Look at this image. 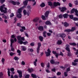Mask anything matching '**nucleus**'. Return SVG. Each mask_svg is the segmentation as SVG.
<instances>
[{
	"instance_id": "1",
	"label": "nucleus",
	"mask_w": 78,
	"mask_h": 78,
	"mask_svg": "<svg viewBox=\"0 0 78 78\" xmlns=\"http://www.w3.org/2000/svg\"><path fill=\"white\" fill-rule=\"evenodd\" d=\"M18 40V42L20 44H24V45H27L28 44V42L26 41L23 42L22 41H25V38L24 37H21L20 36H18L17 37Z\"/></svg>"
},
{
	"instance_id": "2",
	"label": "nucleus",
	"mask_w": 78,
	"mask_h": 78,
	"mask_svg": "<svg viewBox=\"0 0 78 78\" xmlns=\"http://www.w3.org/2000/svg\"><path fill=\"white\" fill-rule=\"evenodd\" d=\"M5 6V5L3 4L0 7V10L2 12H4L5 14L7 13V8H6L4 7Z\"/></svg>"
},
{
	"instance_id": "3",
	"label": "nucleus",
	"mask_w": 78,
	"mask_h": 78,
	"mask_svg": "<svg viewBox=\"0 0 78 78\" xmlns=\"http://www.w3.org/2000/svg\"><path fill=\"white\" fill-rule=\"evenodd\" d=\"M66 50L68 51V56H70L72 55V54L70 53V48H69V45L66 44Z\"/></svg>"
},
{
	"instance_id": "4",
	"label": "nucleus",
	"mask_w": 78,
	"mask_h": 78,
	"mask_svg": "<svg viewBox=\"0 0 78 78\" xmlns=\"http://www.w3.org/2000/svg\"><path fill=\"white\" fill-rule=\"evenodd\" d=\"M24 8H25V6H24L21 8L18 9V11L16 12L17 14H21V12H22V10L24 9Z\"/></svg>"
},
{
	"instance_id": "5",
	"label": "nucleus",
	"mask_w": 78,
	"mask_h": 78,
	"mask_svg": "<svg viewBox=\"0 0 78 78\" xmlns=\"http://www.w3.org/2000/svg\"><path fill=\"white\" fill-rule=\"evenodd\" d=\"M48 52L45 51V54H46V56H50L51 54L50 53H51V51H50V49L48 48L47 50Z\"/></svg>"
},
{
	"instance_id": "6",
	"label": "nucleus",
	"mask_w": 78,
	"mask_h": 78,
	"mask_svg": "<svg viewBox=\"0 0 78 78\" xmlns=\"http://www.w3.org/2000/svg\"><path fill=\"white\" fill-rule=\"evenodd\" d=\"M41 46V43H38V47L37 49V53L39 54L40 51V47Z\"/></svg>"
},
{
	"instance_id": "7",
	"label": "nucleus",
	"mask_w": 78,
	"mask_h": 78,
	"mask_svg": "<svg viewBox=\"0 0 78 78\" xmlns=\"http://www.w3.org/2000/svg\"><path fill=\"white\" fill-rule=\"evenodd\" d=\"M17 72L19 73V77L20 78H22V72L20 70H17Z\"/></svg>"
},
{
	"instance_id": "8",
	"label": "nucleus",
	"mask_w": 78,
	"mask_h": 78,
	"mask_svg": "<svg viewBox=\"0 0 78 78\" xmlns=\"http://www.w3.org/2000/svg\"><path fill=\"white\" fill-rule=\"evenodd\" d=\"M23 12L24 16H25V15H27L28 16H29V15H30V12H27L26 10H25V9L23 10Z\"/></svg>"
},
{
	"instance_id": "9",
	"label": "nucleus",
	"mask_w": 78,
	"mask_h": 78,
	"mask_svg": "<svg viewBox=\"0 0 78 78\" xmlns=\"http://www.w3.org/2000/svg\"><path fill=\"white\" fill-rule=\"evenodd\" d=\"M74 12H78V10L76 9H73L70 11L71 14H73V13H74Z\"/></svg>"
},
{
	"instance_id": "10",
	"label": "nucleus",
	"mask_w": 78,
	"mask_h": 78,
	"mask_svg": "<svg viewBox=\"0 0 78 78\" xmlns=\"http://www.w3.org/2000/svg\"><path fill=\"white\" fill-rule=\"evenodd\" d=\"M52 53H53V54H54V55H55V56L58 59V56L59 55V54L58 53H57L55 51H52Z\"/></svg>"
},
{
	"instance_id": "11",
	"label": "nucleus",
	"mask_w": 78,
	"mask_h": 78,
	"mask_svg": "<svg viewBox=\"0 0 78 78\" xmlns=\"http://www.w3.org/2000/svg\"><path fill=\"white\" fill-rule=\"evenodd\" d=\"M38 30H40V31H42L44 30V27L42 26H40L38 27Z\"/></svg>"
},
{
	"instance_id": "12",
	"label": "nucleus",
	"mask_w": 78,
	"mask_h": 78,
	"mask_svg": "<svg viewBox=\"0 0 78 78\" xmlns=\"http://www.w3.org/2000/svg\"><path fill=\"white\" fill-rule=\"evenodd\" d=\"M53 5L54 6H60V5H61L60 3L58 2H54L53 3Z\"/></svg>"
},
{
	"instance_id": "13",
	"label": "nucleus",
	"mask_w": 78,
	"mask_h": 78,
	"mask_svg": "<svg viewBox=\"0 0 78 78\" xmlns=\"http://www.w3.org/2000/svg\"><path fill=\"white\" fill-rule=\"evenodd\" d=\"M39 18L36 17L33 19V22H36V23L37 22H38V20H39Z\"/></svg>"
},
{
	"instance_id": "14",
	"label": "nucleus",
	"mask_w": 78,
	"mask_h": 78,
	"mask_svg": "<svg viewBox=\"0 0 78 78\" xmlns=\"http://www.w3.org/2000/svg\"><path fill=\"white\" fill-rule=\"evenodd\" d=\"M62 23L63 24V25H64V26L66 27H69V24L67 22H65L64 23L62 22Z\"/></svg>"
},
{
	"instance_id": "15",
	"label": "nucleus",
	"mask_w": 78,
	"mask_h": 78,
	"mask_svg": "<svg viewBox=\"0 0 78 78\" xmlns=\"http://www.w3.org/2000/svg\"><path fill=\"white\" fill-rule=\"evenodd\" d=\"M59 36L61 37H65L66 36V35L64 34H60Z\"/></svg>"
},
{
	"instance_id": "16",
	"label": "nucleus",
	"mask_w": 78,
	"mask_h": 78,
	"mask_svg": "<svg viewBox=\"0 0 78 78\" xmlns=\"http://www.w3.org/2000/svg\"><path fill=\"white\" fill-rule=\"evenodd\" d=\"M22 16V13H17L16 17L18 18H21Z\"/></svg>"
},
{
	"instance_id": "17",
	"label": "nucleus",
	"mask_w": 78,
	"mask_h": 78,
	"mask_svg": "<svg viewBox=\"0 0 78 78\" xmlns=\"http://www.w3.org/2000/svg\"><path fill=\"white\" fill-rule=\"evenodd\" d=\"M28 2V0H26L25 1L23 2V4L25 6H27V3Z\"/></svg>"
},
{
	"instance_id": "18",
	"label": "nucleus",
	"mask_w": 78,
	"mask_h": 78,
	"mask_svg": "<svg viewBox=\"0 0 78 78\" xmlns=\"http://www.w3.org/2000/svg\"><path fill=\"white\" fill-rule=\"evenodd\" d=\"M67 10V9L65 7H62V9L61 10V12H64L65 11Z\"/></svg>"
},
{
	"instance_id": "19",
	"label": "nucleus",
	"mask_w": 78,
	"mask_h": 78,
	"mask_svg": "<svg viewBox=\"0 0 78 78\" xmlns=\"http://www.w3.org/2000/svg\"><path fill=\"white\" fill-rule=\"evenodd\" d=\"M7 70L8 75L9 76H11V75H10V73H11V72H10V69L9 68H8Z\"/></svg>"
},
{
	"instance_id": "20",
	"label": "nucleus",
	"mask_w": 78,
	"mask_h": 78,
	"mask_svg": "<svg viewBox=\"0 0 78 78\" xmlns=\"http://www.w3.org/2000/svg\"><path fill=\"white\" fill-rule=\"evenodd\" d=\"M27 9L29 11H31V6L28 5L27 7Z\"/></svg>"
},
{
	"instance_id": "21",
	"label": "nucleus",
	"mask_w": 78,
	"mask_h": 78,
	"mask_svg": "<svg viewBox=\"0 0 78 78\" xmlns=\"http://www.w3.org/2000/svg\"><path fill=\"white\" fill-rule=\"evenodd\" d=\"M2 18H4V19H7V17L5 15L4 13L2 14Z\"/></svg>"
},
{
	"instance_id": "22",
	"label": "nucleus",
	"mask_w": 78,
	"mask_h": 78,
	"mask_svg": "<svg viewBox=\"0 0 78 78\" xmlns=\"http://www.w3.org/2000/svg\"><path fill=\"white\" fill-rule=\"evenodd\" d=\"M21 48L23 51H25L27 50V48L24 46H22Z\"/></svg>"
},
{
	"instance_id": "23",
	"label": "nucleus",
	"mask_w": 78,
	"mask_h": 78,
	"mask_svg": "<svg viewBox=\"0 0 78 78\" xmlns=\"http://www.w3.org/2000/svg\"><path fill=\"white\" fill-rule=\"evenodd\" d=\"M31 76L33 78H37V76L35 74H31Z\"/></svg>"
},
{
	"instance_id": "24",
	"label": "nucleus",
	"mask_w": 78,
	"mask_h": 78,
	"mask_svg": "<svg viewBox=\"0 0 78 78\" xmlns=\"http://www.w3.org/2000/svg\"><path fill=\"white\" fill-rule=\"evenodd\" d=\"M34 70H33V69L32 68H30V69H28V71L30 73H31L32 72H33Z\"/></svg>"
},
{
	"instance_id": "25",
	"label": "nucleus",
	"mask_w": 78,
	"mask_h": 78,
	"mask_svg": "<svg viewBox=\"0 0 78 78\" xmlns=\"http://www.w3.org/2000/svg\"><path fill=\"white\" fill-rule=\"evenodd\" d=\"M45 3H42L40 5L41 7H42V8H43L44 7H45Z\"/></svg>"
},
{
	"instance_id": "26",
	"label": "nucleus",
	"mask_w": 78,
	"mask_h": 78,
	"mask_svg": "<svg viewBox=\"0 0 78 78\" xmlns=\"http://www.w3.org/2000/svg\"><path fill=\"white\" fill-rule=\"evenodd\" d=\"M61 44H62V41L61 40L58 41L57 43V45H61Z\"/></svg>"
},
{
	"instance_id": "27",
	"label": "nucleus",
	"mask_w": 78,
	"mask_h": 78,
	"mask_svg": "<svg viewBox=\"0 0 78 78\" xmlns=\"http://www.w3.org/2000/svg\"><path fill=\"white\" fill-rule=\"evenodd\" d=\"M49 11H47L45 14V16L46 17H48V14H49Z\"/></svg>"
},
{
	"instance_id": "28",
	"label": "nucleus",
	"mask_w": 78,
	"mask_h": 78,
	"mask_svg": "<svg viewBox=\"0 0 78 78\" xmlns=\"http://www.w3.org/2000/svg\"><path fill=\"white\" fill-rule=\"evenodd\" d=\"M71 30V32H73L75 30H76V28L75 27H72Z\"/></svg>"
},
{
	"instance_id": "29",
	"label": "nucleus",
	"mask_w": 78,
	"mask_h": 78,
	"mask_svg": "<svg viewBox=\"0 0 78 78\" xmlns=\"http://www.w3.org/2000/svg\"><path fill=\"white\" fill-rule=\"evenodd\" d=\"M0 78H3V74L2 72L0 73Z\"/></svg>"
},
{
	"instance_id": "30",
	"label": "nucleus",
	"mask_w": 78,
	"mask_h": 78,
	"mask_svg": "<svg viewBox=\"0 0 78 78\" xmlns=\"http://www.w3.org/2000/svg\"><path fill=\"white\" fill-rule=\"evenodd\" d=\"M39 39L40 41H41V42H42L43 41V39H44V37H43L41 36H40L39 37Z\"/></svg>"
},
{
	"instance_id": "31",
	"label": "nucleus",
	"mask_w": 78,
	"mask_h": 78,
	"mask_svg": "<svg viewBox=\"0 0 78 78\" xmlns=\"http://www.w3.org/2000/svg\"><path fill=\"white\" fill-rule=\"evenodd\" d=\"M45 23L46 25H50L51 24V23L50 22V21H47L45 22Z\"/></svg>"
},
{
	"instance_id": "32",
	"label": "nucleus",
	"mask_w": 78,
	"mask_h": 78,
	"mask_svg": "<svg viewBox=\"0 0 78 78\" xmlns=\"http://www.w3.org/2000/svg\"><path fill=\"white\" fill-rule=\"evenodd\" d=\"M50 62L51 64H55V61L53 60V59H52L51 60Z\"/></svg>"
},
{
	"instance_id": "33",
	"label": "nucleus",
	"mask_w": 78,
	"mask_h": 78,
	"mask_svg": "<svg viewBox=\"0 0 78 78\" xmlns=\"http://www.w3.org/2000/svg\"><path fill=\"white\" fill-rule=\"evenodd\" d=\"M17 52L19 53L18 55L19 56H20V55H21V51L18 49L17 50Z\"/></svg>"
},
{
	"instance_id": "34",
	"label": "nucleus",
	"mask_w": 78,
	"mask_h": 78,
	"mask_svg": "<svg viewBox=\"0 0 78 78\" xmlns=\"http://www.w3.org/2000/svg\"><path fill=\"white\" fill-rule=\"evenodd\" d=\"M68 14H65L63 15V17L64 18H67V17H68Z\"/></svg>"
},
{
	"instance_id": "35",
	"label": "nucleus",
	"mask_w": 78,
	"mask_h": 78,
	"mask_svg": "<svg viewBox=\"0 0 78 78\" xmlns=\"http://www.w3.org/2000/svg\"><path fill=\"white\" fill-rule=\"evenodd\" d=\"M64 31L69 33V32H71V29H66L64 30Z\"/></svg>"
},
{
	"instance_id": "36",
	"label": "nucleus",
	"mask_w": 78,
	"mask_h": 78,
	"mask_svg": "<svg viewBox=\"0 0 78 78\" xmlns=\"http://www.w3.org/2000/svg\"><path fill=\"white\" fill-rule=\"evenodd\" d=\"M69 44L70 45H73V46H75V45H76V44L75 43H70Z\"/></svg>"
},
{
	"instance_id": "37",
	"label": "nucleus",
	"mask_w": 78,
	"mask_h": 78,
	"mask_svg": "<svg viewBox=\"0 0 78 78\" xmlns=\"http://www.w3.org/2000/svg\"><path fill=\"white\" fill-rule=\"evenodd\" d=\"M35 61L34 62V66H37L36 64V62L37 61V58H36L35 60Z\"/></svg>"
},
{
	"instance_id": "38",
	"label": "nucleus",
	"mask_w": 78,
	"mask_h": 78,
	"mask_svg": "<svg viewBox=\"0 0 78 78\" xmlns=\"http://www.w3.org/2000/svg\"><path fill=\"white\" fill-rule=\"evenodd\" d=\"M47 33V32L46 31H44L43 33V36L45 37H46V33Z\"/></svg>"
},
{
	"instance_id": "39",
	"label": "nucleus",
	"mask_w": 78,
	"mask_h": 78,
	"mask_svg": "<svg viewBox=\"0 0 78 78\" xmlns=\"http://www.w3.org/2000/svg\"><path fill=\"white\" fill-rule=\"evenodd\" d=\"M48 5L49 6H52V2H48Z\"/></svg>"
},
{
	"instance_id": "40",
	"label": "nucleus",
	"mask_w": 78,
	"mask_h": 78,
	"mask_svg": "<svg viewBox=\"0 0 78 78\" xmlns=\"http://www.w3.org/2000/svg\"><path fill=\"white\" fill-rule=\"evenodd\" d=\"M14 59L15 60H17L19 59V58L17 56H16L14 58Z\"/></svg>"
},
{
	"instance_id": "41",
	"label": "nucleus",
	"mask_w": 78,
	"mask_h": 78,
	"mask_svg": "<svg viewBox=\"0 0 78 78\" xmlns=\"http://www.w3.org/2000/svg\"><path fill=\"white\" fill-rule=\"evenodd\" d=\"M41 18L43 19V20H46V19H45V17L44 16L42 15L41 16Z\"/></svg>"
},
{
	"instance_id": "42",
	"label": "nucleus",
	"mask_w": 78,
	"mask_h": 78,
	"mask_svg": "<svg viewBox=\"0 0 78 78\" xmlns=\"http://www.w3.org/2000/svg\"><path fill=\"white\" fill-rule=\"evenodd\" d=\"M28 50H29V51H30V52H33V51H34V50H33V49L32 48H31V49L29 48L28 49Z\"/></svg>"
},
{
	"instance_id": "43",
	"label": "nucleus",
	"mask_w": 78,
	"mask_h": 78,
	"mask_svg": "<svg viewBox=\"0 0 78 78\" xmlns=\"http://www.w3.org/2000/svg\"><path fill=\"white\" fill-rule=\"evenodd\" d=\"M64 76H67L68 74H67V72H65L64 73Z\"/></svg>"
},
{
	"instance_id": "44",
	"label": "nucleus",
	"mask_w": 78,
	"mask_h": 78,
	"mask_svg": "<svg viewBox=\"0 0 78 78\" xmlns=\"http://www.w3.org/2000/svg\"><path fill=\"white\" fill-rule=\"evenodd\" d=\"M61 55L62 56H64V54H63V53L62 52H60V53L59 54V55L58 56Z\"/></svg>"
},
{
	"instance_id": "45",
	"label": "nucleus",
	"mask_w": 78,
	"mask_h": 78,
	"mask_svg": "<svg viewBox=\"0 0 78 78\" xmlns=\"http://www.w3.org/2000/svg\"><path fill=\"white\" fill-rule=\"evenodd\" d=\"M22 65H23V66H24V65H25V62L23 61H22L21 63Z\"/></svg>"
},
{
	"instance_id": "46",
	"label": "nucleus",
	"mask_w": 78,
	"mask_h": 78,
	"mask_svg": "<svg viewBox=\"0 0 78 78\" xmlns=\"http://www.w3.org/2000/svg\"><path fill=\"white\" fill-rule=\"evenodd\" d=\"M10 16L11 17H12L14 16V13H12L10 15Z\"/></svg>"
},
{
	"instance_id": "47",
	"label": "nucleus",
	"mask_w": 78,
	"mask_h": 78,
	"mask_svg": "<svg viewBox=\"0 0 78 78\" xmlns=\"http://www.w3.org/2000/svg\"><path fill=\"white\" fill-rule=\"evenodd\" d=\"M5 2V0H1V4H3V2Z\"/></svg>"
},
{
	"instance_id": "48",
	"label": "nucleus",
	"mask_w": 78,
	"mask_h": 78,
	"mask_svg": "<svg viewBox=\"0 0 78 78\" xmlns=\"http://www.w3.org/2000/svg\"><path fill=\"white\" fill-rule=\"evenodd\" d=\"M14 54H15V53H13L12 52L9 53V55L10 56H13Z\"/></svg>"
},
{
	"instance_id": "49",
	"label": "nucleus",
	"mask_w": 78,
	"mask_h": 78,
	"mask_svg": "<svg viewBox=\"0 0 78 78\" xmlns=\"http://www.w3.org/2000/svg\"><path fill=\"white\" fill-rule=\"evenodd\" d=\"M12 3L13 5H16V2L14 1H12Z\"/></svg>"
},
{
	"instance_id": "50",
	"label": "nucleus",
	"mask_w": 78,
	"mask_h": 78,
	"mask_svg": "<svg viewBox=\"0 0 78 78\" xmlns=\"http://www.w3.org/2000/svg\"><path fill=\"white\" fill-rule=\"evenodd\" d=\"M41 66L42 67H44V66H45V64L44 63H41Z\"/></svg>"
},
{
	"instance_id": "51",
	"label": "nucleus",
	"mask_w": 78,
	"mask_h": 78,
	"mask_svg": "<svg viewBox=\"0 0 78 78\" xmlns=\"http://www.w3.org/2000/svg\"><path fill=\"white\" fill-rule=\"evenodd\" d=\"M47 35L48 36H50L51 35V34L49 33H47Z\"/></svg>"
},
{
	"instance_id": "52",
	"label": "nucleus",
	"mask_w": 78,
	"mask_h": 78,
	"mask_svg": "<svg viewBox=\"0 0 78 78\" xmlns=\"http://www.w3.org/2000/svg\"><path fill=\"white\" fill-rule=\"evenodd\" d=\"M70 18L71 19H72L73 18V16L72 15H70L69 16Z\"/></svg>"
},
{
	"instance_id": "53",
	"label": "nucleus",
	"mask_w": 78,
	"mask_h": 78,
	"mask_svg": "<svg viewBox=\"0 0 78 78\" xmlns=\"http://www.w3.org/2000/svg\"><path fill=\"white\" fill-rule=\"evenodd\" d=\"M30 76V75L27 74L25 76V78H29V76Z\"/></svg>"
},
{
	"instance_id": "54",
	"label": "nucleus",
	"mask_w": 78,
	"mask_h": 78,
	"mask_svg": "<svg viewBox=\"0 0 78 78\" xmlns=\"http://www.w3.org/2000/svg\"><path fill=\"white\" fill-rule=\"evenodd\" d=\"M72 65H73V66H75L77 65V63H75L74 62H73Z\"/></svg>"
},
{
	"instance_id": "55",
	"label": "nucleus",
	"mask_w": 78,
	"mask_h": 78,
	"mask_svg": "<svg viewBox=\"0 0 78 78\" xmlns=\"http://www.w3.org/2000/svg\"><path fill=\"white\" fill-rule=\"evenodd\" d=\"M61 74V73L60 72H58L57 74V75L58 76H59Z\"/></svg>"
},
{
	"instance_id": "56",
	"label": "nucleus",
	"mask_w": 78,
	"mask_h": 78,
	"mask_svg": "<svg viewBox=\"0 0 78 78\" xmlns=\"http://www.w3.org/2000/svg\"><path fill=\"white\" fill-rule=\"evenodd\" d=\"M73 20H75V21L78 20V18L76 17L74 18H73Z\"/></svg>"
},
{
	"instance_id": "57",
	"label": "nucleus",
	"mask_w": 78,
	"mask_h": 78,
	"mask_svg": "<svg viewBox=\"0 0 78 78\" xmlns=\"http://www.w3.org/2000/svg\"><path fill=\"white\" fill-rule=\"evenodd\" d=\"M75 4L76 5H78V1H75Z\"/></svg>"
},
{
	"instance_id": "58",
	"label": "nucleus",
	"mask_w": 78,
	"mask_h": 78,
	"mask_svg": "<svg viewBox=\"0 0 78 78\" xmlns=\"http://www.w3.org/2000/svg\"><path fill=\"white\" fill-rule=\"evenodd\" d=\"M31 46H34V43H32L30 44Z\"/></svg>"
},
{
	"instance_id": "59",
	"label": "nucleus",
	"mask_w": 78,
	"mask_h": 78,
	"mask_svg": "<svg viewBox=\"0 0 78 78\" xmlns=\"http://www.w3.org/2000/svg\"><path fill=\"white\" fill-rule=\"evenodd\" d=\"M10 71L11 72H14V69L13 68H11L10 69Z\"/></svg>"
},
{
	"instance_id": "60",
	"label": "nucleus",
	"mask_w": 78,
	"mask_h": 78,
	"mask_svg": "<svg viewBox=\"0 0 78 78\" xmlns=\"http://www.w3.org/2000/svg\"><path fill=\"white\" fill-rule=\"evenodd\" d=\"M58 17L60 19H62V15H60L58 16Z\"/></svg>"
},
{
	"instance_id": "61",
	"label": "nucleus",
	"mask_w": 78,
	"mask_h": 78,
	"mask_svg": "<svg viewBox=\"0 0 78 78\" xmlns=\"http://www.w3.org/2000/svg\"><path fill=\"white\" fill-rule=\"evenodd\" d=\"M69 7H72V4L71 3H69Z\"/></svg>"
},
{
	"instance_id": "62",
	"label": "nucleus",
	"mask_w": 78,
	"mask_h": 78,
	"mask_svg": "<svg viewBox=\"0 0 78 78\" xmlns=\"http://www.w3.org/2000/svg\"><path fill=\"white\" fill-rule=\"evenodd\" d=\"M2 61L3 62V64H4L5 62V59L4 58H2Z\"/></svg>"
},
{
	"instance_id": "63",
	"label": "nucleus",
	"mask_w": 78,
	"mask_h": 78,
	"mask_svg": "<svg viewBox=\"0 0 78 78\" xmlns=\"http://www.w3.org/2000/svg\"><path fill=\"white\" fill-rule=\"evenodd\" d=\"M11 43H14V40L13 39H12L11 40Z\"/></svg>"
},
{
	"instance_id": "64",
	"label": "nucleus",
	"mask_w": 78,
	"mask_h": 78,
	"mask_svg": "<svg viewBox=\"0 0 78 78\" xmlns=\"http://www.w3.org/2000/svg\"><path fill=\"white\" fill-rule=\"evenodd\" d=\"M14 78H18V76L17 75H15L14 76Z\"/></svg>"
}]
</instances>
